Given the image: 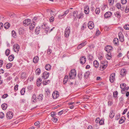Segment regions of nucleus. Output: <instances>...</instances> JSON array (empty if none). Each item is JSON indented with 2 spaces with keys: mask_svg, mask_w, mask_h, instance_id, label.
I'll use <instances>...</instances> for the list:
<instances>
[{
  "mask_svg": "<svg viewBox=\"0 0 129 129\" xmlns=\"http://www.w3.org/2000/svg\"><path fill=\"white\" fill-rule=\"evenodd\" d=\"M39 123H40L39 121H37L34 124L36 126H38V127L39 128L40 127V126L38 125Z\"/></svg>",
  "mask_w": 129,
  "mask_h": 129,
  "instance_id": "obj_60",
  "label": "nucleus"
},
{
  "mask_svg": "<svg viewBox=\"0 0 129 129\" xmlns=\"http://www.w3.org/2000/svg\"><path fill=\"white\" fill-rule=\"evenodd\" d=\"M112 13L110 11H108L106 12L104 14L105 18H107L110 17L112 15Z\"/></svg>",
  "mask_w": 129,
  "mask_h": 129,
  "instance_id": "obj_10",
  "label": "nucleus"
},
{
  "mask_svg": "<svg viewBox=\"0 0 129 129\" xmlns=\"http://www.w3.org/2000/svg\"><path fill=\"white\" fill-rule=\"evenodd\" d=\"M120 41L121 42H123L124 41V38L123 36L119 37Z\"/></svg>",
  "mask_w": 129,
  "mask_h": 129,
  "instance_id": "obj_52",
  "label": "nucleus"
},
{
  "mask_svg": "<svg viewBox=\"0 0 129 129\" xmlns=\"http://www.w3.org/2000/svg\"><path fill=\"white\" fill-rule=\"evenodd\" d=\"M49 20L50 22H53V21L54 20V17L53 16H52V17H50V18Z\"/></svg>",
  "mask_w": 129,
  "mask_h": 129,
  "instance_id": "obj_59",
  "label": "nucleus"
},
{
  "mask_svg": "<svg viewBox=\"0 0 129 129\" xmlns=\"http://www.w3.org/2000/svg\"><path fill=\"white\" fill-rule=\"evenodd\" d=\"M88 56L89 60H92L93 58V56L91 54H89Z\"/></svg>",
  "mask_w": 129,
  "mask_h": 129,
  "instance_id": "obj_55",
  "label": "nucleus"
},
{
  "mask_svg": "<svg viewBox=\"0 0 129 129\" xmlns=\"http://www.w3.org/2000/svg\"><path fill=\"white\" fill-rule=\"evenodd\" d=\"M43 99V95L42 94H40L37 96V99L39 101H42Z\"/></svg>",
  "mask_w": 129,
  "mask_h": 129,
  "instance_id": "obj_25",
  "label": "nucleus"
},
{
  "mask_svg": "<svg viewBox=\"0 0 129 129\" xmlns=\"http://www.w3.org/2000/svg\"><path fill=\"white\" fill-rule=\"evenodd\" d=\"M93 66L96 68L98 67L99 66V63L96 60H94L93 62Z\"/></svg>",
  "mask_w": 129,
  "mask_h": 129,
  "instance_id": "obj_27",
  "label": "nucleus"
},
{
  "mask_svg": "<svg viewBox=\"0 0 129 129\" xmlns=\"http://www.w3.org/2000/svg\"><path fill=\"white\" fill-rule=\"evenodd\" d=\"M77 17L79 19L82 18L83 17V14H82V13H80L79 15H78V16Z\"/></svg>",
  "mask_w": 129,
  "mask_h": 129,
  "instance_id": "obj_51",
  "label": "nucleus"
},
{
  "mask_svg": "<svg viewBox=\"0 0 129 129\" xmlns=\"http://www.w3.org/2000/svg\"><path fill=\"white\" fill-rule=\"evenodd\" d=\"M41 72V70L39 68H37L36 71V75H39Z\"/></svg>",
  "mask_w": 129,
  "mask_h": 129,
  "instance_id": "obj_41",
  "label": "nucleus"
},
{
  "mask_svg": "<svg viewBox=\"0 0 129 129\" xmlns=\"http://www.w3.org/2000/svg\"><path fill=\"white\" fill-rule=\"evenodd\" d=\"M26 77V74L22 72L21 74V78L22 79H23L24 78H25Z\"/></svg>",
  "mask_w": 129,
  "mask_h": 129,
  "instance_id": "obj_39",
  "label": "nucleus"
},
{
  "mask_svg": "<svg viewBox=\"0 0 129 129\" xmlns=\"http://www.w3.org/2000/svg\"><path fill=\"white\" fill-rule=\"evenodd\" d=\"M49 75V74L48 72H45L43 73V75L42 76V78L44 79H47L48 78Z\"/></svg>",
  "mask_w": 129,
  "mask_h": 129,
  "instance_id": "obj_5",
  "label": "nucleus"
},
{
  "mask_svg": "<svg viewBox=\"0 0 129 129\" xmlns=\"http://www.w3.org/2000/svg\"><path fill=\"white\" fill-rule=\"evenodd\" d=\"M58 120V118H53L52 120L54 122H56Z\"/></svg>",
  "mask_w": 129,
  "mask_h": 129,
  "instance_id": "obj_63",
  "label": "nucleus"
},
{
  "mask_svg": "<svg viewBox=\"0 0 129 129\" xmlns=\"http://www.w3.org/2000/svg\"><path fill=\"white\" fill-rule=\"evenodd\" d=\"M14 56L13 54L10 55L8 59L9 61H12L14 59Z\"/></svg>",
  "mask_w": 129,
  "mask_h": 129,
  "instance_id": "obj_35",
  "label": "nucleus"
},
{
  "mask_svg": "<svg viewBox=\"0 0 129 129\" xmlns=\"http://www.w3.org/2000/svg\"><path fill=\"white\" fill-rule=\"evenodd\" d=\"M4 116V113L1 112H0V118H3Z\"/></svg>",
  "mask_w": 129,
  "mask_h": 129,
  "instance_id": "obj_56",
  "label": "nucleus"
},
{
  "mask_svg": "<svg viewBox=\"0 0 129 129\" xmlns=\"http://www.w3.org/2000/svg\"><path fill=\"white\" fill-rule=\"evenodd\" d=\"M45 69L47 70H50L51 68V66L49 64H46L45 67Z\"/></svg>",
  "mask_w": 129,
  "mask_h": 129,
  "instance_id": "obj_30",
  "label": "nucleus"
},
{
  "mask_svg": "<svg viewBox=\"0 0 129 129\" xmlns=\"http://www.w3.org/2000/svg\"><path fill=\"white\" fill-rule=\"evenodd\" d=\"M112 47L110 45H108L106 46L105 48V50L108 53H109V52H111L110 51L112 50Z\"/></svg>",
  "mask_w": 129,
  "mask_h": 129,
  "instance_id": "obj_14",
  "label": "nucleus"
},
{
  "mask_svg": "<svg viewBox=\"0 0 129 129\" xmlns=\"http://www.w3.org/2000/svg\"><path fill=\"white\" fill-rule=\"evenodd\" d=\"M51 52L52 50L50 49L49 48L48 49L47 51V54L49 55L51 53Z\"/></svg>",
  "mask_w": 129,
  "mask_h": 129,
  "instance_id": "obj_58",
  "label": "nucleus"
},
{
  "mask_svg": "<svg viewBox=\"0 0 129 129\" xmlns=\"http://www.w3.org/2000/svg\"><path fill=\"white\" fill-rule=\"evenodd\" d=\"M86 61V58L85 56H82L80 57V62L81 64H84L85 63Z\"/></svg>",
  "mask_w": 129,
  "mask_h": 129,
  "instance_id": "obj_4",
  "label": "nucleus"
},
{
  "mask_svg": "<svg viewBox=\"0 0 129 129\" xmlns=\"http://www.w3.org/2000/svg\"><path fill=\"white\" fill-rule=\"evenodd\" d=\"M47 26V24H46L45 23H44L41 26V28L43 29H45L46 27Z\"/></svg>",
  "mask_w": 129,
  "mask_h": 129,
  "instance_id": "obj_46",
  "label": "nucleus"
},
{
  "mask_svg": "<svg viewBox=\"0 0 129 129\" xmlns=\"http://www.w3.org/2000/svg\"><path fill=\"white\" fill-rule=\"evenodd\" d=\"M73 14L74 21L76 20L77 19V18H78L77 16H78V14L77 12H74Z\"/></svg>",
  "mask_w": 129,
  "mask_h": 129,
  "instance_id": "obj_16",
  "label": "nucleus"
},
{
  "mask_svg": "<svg viewBox=\"0 0 129 129\" xmlns=\"http://www.w3.org/2000/svg\"><path fill=\"white\" fill-rule=\"evenodd\" d=\"M35 26V25L34 23H31L29 26V29L30 30H32Z\"/></svg>",
  "mask_w": 129,
  "mask_h": 129,
  "instance_id": "obj_37",
  "label": "nucleus"
},
{
  "mask_svg": "<svg viewBox=\"0 0 129 129\" xmlns=\"http://www.w3.org/2000/svg\"><path fill=\"white\" fill-rule=\"evenodd\" d=\"M120 88L122 89L121 90V92L122 94H124L125 93V88H122V87L121 86V85H120Z\"/></svg>",
  "mask_w": 129,
  "mask_h": 129,
  "instance_id": "obj_45",
  "label": "nucleus"
},
{
  "mask_svg": "<svg viewBox=\"0 0 129 129\" xmlns=\"http://www.w3.org/2000/svg\"><path fill=\"white\" fill-rule=\"evenodd\" d=\"M19 46L17 44H15L13 46V49L14 50L15 52H18L19 51Z\"/></svg>",
  "mask_w": 129,
  "mask_h": 129,
  "instance_id": "obj_9",
  "label": "nucleus"
},
{
  "mask_svg": "<svg viewBox=\"0 0 129 129\" xmlns=\"http://www.w3.org/2000/svg\"><path fill=\"white\" fill-rule=\"evenodd\" d=\"M50 82V80H44L43 81V85H46L49 83Z\"/></svg>",
  "mask_w": 129,
  "mask_h": 129,
  "instance_id": "obj_34",
  "label": "nucleus"
},
{
  "mask_svg": "<svg viewBox=\"0 0 129 129\" xmlns=\"http://www.w3.org/2000/svg\"><path fill=\"white\" fill-rule=\"evenodd\" d=\"M114 14L115 16L116 17L118 18H120L121 17V14H120V13L118 11L115 13Z\"/></svg>",
  "mask_w": 129,
  "mask_h": 129,
  "instance_id": "obj_29",
  "label": "nucleus"
},
{
  "mask_svg": "<svg viewBox=\"0 0 129 129\" xmlns=\"http://www.w3.org/2000/svg\"><path fill=\"white\" fill-rule=\"evenodd\" d=\"M115 75V74L114 73H113L110 75L109 80L111 83H113L114 81Z\"/></svg>",
  "mask_w": 129,
  "mask_h": 129,
  "instance_id": "obj_11",
  "label": "nucleus"
},
{
  "mask_svg": "<svg viewBox=\"0 0 129 129\" xmlns=\"http://www.w3.org/2000/svg\"><path fill=\"white\" fill-rule=\"evenodd\" d=\"M45 95L46 97L49 96L50 95V90L48 89H45Z\"/></svg>",
  "mask_w": 129,
  "mask_h": 129,
  "instance_id": "obj_23",
  "label": "nucleus"
},
{
  "mask_svg": "<svg viewBox=\"0 0 129 129\" xmlns=\"http://www.w3.org/2000/svg\"><path fill=\"white\" fill-rule=\"evenodd\" d=\"M118 92L117 91H115L113 92V96L114 98H116L117 97L118 95Z\"/></svg>",
  "mask_w": 129,
  "mask_h": 129,
  "instance_id": "obj_44",
  "label": "nucleus"
},
{
  "mask_svg": "<svg viewBox=\"0 0 129 129\" xmlns=\"http://www.w3.org/2000/svg\"><path fill=\"white\" fill-rule=\"evenodd\" d=\"M13 116V114L12 112L9 111L7 113V117L8 119H12Z\"/></svg>",
  "mask_w": 129,
  "mask_h": 129,
  "instance_id": "obj_6",
  "label": "nucleus"
},
{
  "mask_svg": "<svg viewBox=\"0 0 129 129\" xmlns=\"http://www.w3.org/2000/svg\"><path fill=\"white\" fill-rule=\"evenodd\" d=\"M76 75V71L74 69H72L69 74V77L70 79H73Z\"/></svg>",
  "mask_w": 129,
  "mask_h": 129,
  "instance_id": "obj_1",
  "label": "nucleus"
},
{
  "mask_svg": "<svg viewBox=\"0 0 129 129\" xmlns=\"http://www.w3.org/2000/svg\"><path fill=\"white\" fill-rule=\"evenodd\" d=\"M111 52H109V53L106 55V57L107 59L110 60L111 59L112 57V55H111Z\"/></svg>",
  "mask_w": 129,
  "mask_h": 129,
  "instance_id": "obj_24",
  "label": "nucleus"
},
{
  "mask_svg": "<svg viewBox=\"0 0 129 129\" xmlns=\"http://www.w3.org/2000/svg\"><path fill=\"white\" fill-rule=\"evenodd\" d=\"M114 0H108L110 4L112 5L113 4Z\"/></svg>",
  "mask_w": 129,
  "mask_h": 129,
  "instance_id": "obj_64",
  "label": "nucleus"
},
{
  "mask_svg": "<svg viewBox=\"0 0 129 129\" xmlns=\"http://www.w3.org/2000/svg\"><path fill=\"white\" fill-rule=\"evenodd\" d=\"M104 120L101 119L99 121V123L100 125H102L104 124Z\"/></svg>",
  "mask_w": 129,
  "mask_h": 129,
  "instance_id": "obj_53",
  "label": "nucleus"
},
{
  "mask_svg": "<svg viewBox=\"0 0 129 129\" xmlns=\"http://www.w3.org/2000/svg\"><path fill=\"white\" fill-rule=\"evenodd\" d=\"M23 23L25 24V26H26L30 24V20L29 19H26L23 21Z\"/></svg>",
  "mask_w": 129,
  "mask_h": 129,
  "instance_id": "obj_15",
  "label": "nucleus"
},
{
  "mask_svg": "<svg viewBox=\"0 0 129 129\" xmlns=\"http://www.w3.org/2000/svg\"><path fill=\"white\" fill-rule=\"evenodd\" d=\"M49 30V27L48 26L46 27L45 29H44L45 32L47 34L48 32V31Z\"/></svg>",
  "mask_w": 129,
  "mask_h": 129,
  "instance_id": "obj_50",
  "label": "nucleus"
},
{
  "mask_svg": "<svg viewBox=\"0 0 129 129\" xmlns=\"http://www.w3.org/2000/svg\"><path fill=\"white\" fill-rule=\"evenodd\" d=\"M10 51L9 49H7L5 52V53L6 55L7 56H8L10 53Z\"/></svg>",
  "mask_w": 129,
  "mask_h": 129,
  "instance_id": "obj_43",
  "label": "nucleus"
},
{
  "mask_svg": "<svg viewBox=\"0 0 129 129\" xmlns=\"http://www.w3.org/2000/svg\"><path fill=\"white\" fill-rule=\"evenodd\" d=\"M25 92V88H23L20 91V93L22 95L24 94Z\"/></svg>",
  "mask_w": 129,
  "mask_h": 129,
  "instance_id": "obj_47",
  "label": "nucleus"
},
{
  "mask_svg": "<svg viewBox=\"0 0 129 129\" xmlns=\"http://www.w3.org/2000/svg\"><path fill=\"white\" fill-rule=\"evenodd\" d=\"M42 81L40 78H38L37 81V85L38 86H39L41 84V82Z\"/></svg>",
  "mask_w": 129,
  "mask_h": 129,
  "instance_id": "obj_21",
  "label": "nucleus"
},
{
  "mask_svg": "<svg viewBox=\"0 0 129 129\" xmlns=\"http://www.w3.org/2000/svg\"><path fill=\"white\" fill-rule=\"evenodd\" d=\"M125 118L124 117H121L119 121V123L120 124L122 123L125 121Z\"/></svg>",
  "mask_w": 129,
  "mask_h": 129,
  "instance_id": "obj_20",
  "label": "nucleus"
},
{
  "mask_svg": "<svg viewBox=\"0 0 129 129\" xmlns=\"http://www.w3.org/2000/svg\"><path fill=\"white\" fill-rule=\"evenodd\" d=\"M113 43L115 45L118 46L119 45V41L118 38H115L113 39Z\"/></svg>",
  "mask_w": 129,
  "mask_h": 129,
  "instance_id": "obj_19",
  "label": "nucleus"
},
{
  "mask_svg": "<svg viewBox=\"0 0 129 129\" xmlns=\"http://www.w3.org/2000/svg\"><path fill=\"white\" fill-rule=\"evenodd\" d=\"M89 7L88 6L85 7L84 9V13L87 14H89Z\"/></svg>",
  "mask_w": 129,
  "mask_h": 129,
  "instance_id": "obj_18",
  "label": "nucleus"
},
{
  "mask_svg": "<svg viewBox=\"0 0 129 129\" xmlns=\"http://www.w3.org/2000/svg\"><path fill=\"white\" fill-rule=\"evenodd\" d=\"M108 63V62L107 61L105 60L103 61L102 62V65L100 66V70L101 71L104 70V69L106 68L107 66Z\"/></svg>",
  "mask_w": 129,
  "mask_h": 129,
  "instance_id": "obj_2",
  "label": "nucleus"
},
{
  "mask_svg": "<svg viewBox=\"0 0 129 129\" xmlns=\"http://www.w3.org/2000/svg\"><path fill=\"white\" fill-rule=\"evenodd\" d=\"M12 35L14 38H15V36H16V34L15 31L14 30H12Z\"/></svg>",
  "mask_w": 129,
  "mask_h": 129,
  "instance_id": "obj_49",
  "label": "nucleus"
},
{
  "mask_svg": "<svg viewBox=\"0 0 129 129\" xmlns=\"http://www.w3.org/2000/svg\"><path fill=\"white\" fill-rule=\"evenodd\" d=\"M68 75L65 76L63 81V83L64 84H65L67 83L68 80Z\"/></svg>",
  "mask_w": 129,
  "mask_h": 129,
  "instance_id": "obj_32",
  "label": "nucleus"
},
{
  "mask_svg": "<svg viewBox=\"0 0 129 129\" xmlns=\"http://www.w3.org/2000/svg\"><path fill=\"white\" fill-rule=\"evenodd\" d=\"M58 93V92L57 91H54L53 92L52 94V96L53 99H56L59 96Z\"/></svg>",
  "mask_w": 129,
  "mask_h": 129,
  "instance_id": "obj_13",
  "label": "nucleus"
},
{
  "mask_svg": "<svg viewBox=\"0 0 129 129\" xmlns=\"http://www.w3.org/2000/svg\"><path fill=\"white\" fill-rule=\"evenodd\" d=\"M121 3L122 4H124L127 2L126 0H121Z\"/></svg>",
  "mask_w": 129,
  "mask_h": 129,
  "instance_id": "obj_62",
  "label": "nucleus"
},
{
  "mask_svg": "<svg viewBox=\"0 0 129 129\" xmlns=\"http://www.w3.org/2000/svg\"><path fill=\"white\" fill-rule=\"evenodd\" d=\"M115 115V114L113 112V111H111L110 113V114L109 115L110 117L112 118H113Z\"/></svg>",
  "mask_w": 129,
  "mask_h": 129,
  "instance_id": "obj_36",
  "label": "nucleus"
},
{
  "mask_svg": "<svg viewBox=\"0 0 129 129\" xmlns=\"http://www.w3.org/2000/svg\"><path fill=\"white\" fill-rule=\"evenodd\" d=\"M100 9L99 8H96V9H95V13L97 14L98 15L100 13Z\"/></svg>",
  "mask_w": 129,
  "mask_h": 129,
  "instance_id": "obj_40",
  "label": "nucleus"
},
{
  "mask_svg": "<svg viewBox=\"0 0 129 129\" xmlns=\"http://www.w3.org/2000/svg\"><path fill=\"white\" fill-rule=\"evenodd\" d=\"M124 28L125 29H129V24H127L125 25L124 26Z\"/></svg>",
  "mask_w": 129,
  "mask_h": 129,
  "instance_id": "obj_54",
  "label": "nucleus"
},
{
  "mask_svg": "<svg viewBox=\"0 0 129 129\" xmlns=\"http://www.w3.org/2000/svg\"><path fill=\"white\" fill-rule=\"evenodd\" d=\"M87 43V42L86 41H85V42L81 43L80 44L83 47L85 46L86 44Z\"/></svg>",
  "mask_w": 129,
  "mask_h": 129,
  "instance_id": "obj_57",
  "label": "nucleus"
},
{
  "mask_svg": "<svg viewBox=\"0 0 129 129\" xmlns=\"http://www.w3.org/2000/svg\"><path fill=\"white\" fill-rule=\"evenodd\" d=\"M129 11V6H126L125 10V12L126 13H128Z\"/></svg>",
  "mask_w": 129,
  "mask_h": 129,
  "instance_id": "obj_48",
  "label": "nucleus"
},
{
  "mask_svg": "<svg viewBox=\"0 0 129 129\" xmlns=\"http://www.w3.org/2000/svg\"><path fill=\"white\" fill-rule=\"evenodd\" d=\"M69 11V10H68L65 11H64V14H63V15H64L65 17L67 14H68Z\"/></svg>",
  "mask_w": 129,
  "mask_h": 129,
  "instance_id": "obj_61",
  "label": "nucleus"
},
{
  "mask_svg": "<svg viewBox=\"0 0 129 129\" xmlns=\"http://www.w3.org/2000/svg\"><path fill=\"white\" fill-rule=\"evenodd\" d=\"M18 32L20 35H22L24 33L25 30L22 28H19V29Z\"/></svg>",
  "mask_w": 129,
  "mask_h": 129,
  "instance_id": "obj_28",
  "label": "nucleus"
},
{
  "mask_svg": "<svg viewBox=\"0 0 129 129\" xmlns=\"http://www.w3.org/2000/svg\"><path fill=\"white\" fill-rule=\"evenodd\" d=\"M12 64L11 63H8L6 66V67L7 69H8L12 67Z\"/></svg>",
  "mask_w": 129,
  "mask_h": 129,
  "instance_id": "obj_42",
  "label": "nucleus"
},
{
  "mask_svg": "<svg viewBox=\"0 0 129 129\" xmlns=\"http://www.w3.org/2000/svg\"><path fill=\"white\" fill-rule=\"evenodd\" d=\"M10 24L8 22H6L4 24V27L5 28L7 29H8L10 27Z\"/></svg>",
  "mask_w": 129,
  "mask_h": 129,
  "instance_id": "obj_26",
  "label": "nucleus"
},
{
  "mask_svg": "<svg viewBox=\"0 0 129 129\" xmlns=\"http://www.w3.org/2000/svg\"><path fill=\"white\" fill-rule=\"evenodd\" d=\"M31 101L33 104H34V103L37 102V96L35 94L33 95L31 97Z\"/></svg>",
  "mask_w": 129,
  "mask_h": 129,
  "instance_id": "obj_8",
  "label": "nucleus"
},
{
  "mask_svg": "<svg viewBox=\"0 0 129 129\" xmlns=\"http://www.w3.org/2000/svg\"><path fill=\"white\" fill-rule=\"evenodd\" d=\"M90 74V73L89 72V71H87L85 74L84 77L85 78H87L88 77Z\"/></svg>",
  "mask_w": 129,
  "mask_h": 129,
  "instance_id": "obj_38",
  "label": "nucleus"
},
{
  "mask_svg": "<svg viewBox=\"0 0 129 129\" xmlns=\"http://www.w3.org/2000/svg\"><path fill=\"white\" fill-rule=\"evenodd\" d=\"M115 6L118 9H120L122 11H123L124 10V7H121V4L120 3H117L115 5Z\"/></svg>",
  "mask_w": 129,
  "mask_h": 129,
  "instance_id": "obj_12",
  "label": "nucleus"
},
{
  "mask_svg": "<svg viewBox=\"0 0 129 129\" xmlns=\"http://www.w3.org/2000/svg\"><path fill=\"white\" fill-rule=\"evenodd\" d=\"M88 26L89 29H93L94 27L93 22L91 21H89L88 23Z\"/></svg>",
  "mask_w": 129,
  "mask_h": 129,
  "instance_id": "obj_7",
  "label": "nucleus"
},
{
  "mask_svg": "<svg viewBox=\"0 0 129 129\" xmlns=\"http://www.w3.org/2000/svg\"><path fill=\"white\" fill-rule=\"evenodd\" d=\"M41 29V27L40 26H38L37 27L35 30V33L37 35H38L39 34L40 31Z\"/></svg>",
  "mask_w": 129,
  "mask_h": 129,
  "instance_id": "obj_17",
  "label": "nucleus"
},
{
  "mask_svg": "<svg viewBox=\"0 0 129 129\" xmlns=\"http://www.w3.org/2000/svg\"><path fill=\"white\" fill-rule=\"evenodd\" d=\"M39 57L36 56L35 57L33 60V62L35 63H37L39 60Z\"/></svg>",
  "mask_w": 129,
  "mask_h": 129,
  "instance_id": "obj_22",
  "label": "nucleus"
},
{
  "mask_svg": "<svg viewBox=\"0 0 129 129\" xmlns=\"http://www.w3.org/2000/svg\"><path fill=\"white\" fill-rule=\"evenodd\" d=\"M70 32V27H67L66 29L64 32V36L66 38L69 37Z\"/></svg>",
  "mask_w": 129,
  "mask_h": 129,
  "instance_id": "obj_3",
  "label": "nucleus"
},
{
  "mask_svg": "<svg viewBox=\"0 0 129 129\" xmlns=\"http://www.w3.org/2000/svg\"><path fill=\"white\" fill-rule=\"evenodd\" d=\"M126 70L125 69H122L121 70V73H120V74L122 75L123 76L125 75L126 74Z\"/></svg>",
  "mask_w": 129,
  "mask_h": 129,
  "instance_id": "obj_31",
  "label": "nucleus"
},
{
  "mask_svg": "<svg viewBox=\"0 0 129 129\" xmlns=\"http://www.w3.org/2000/svg\"><path fill=\"white\" fill-rule=\"evenodd\" d=\"M3 110H5L6 109L7 107V105L6 104H4L1 106Z\"/></svg>",
  "mask_w": 129,
  "mask_h": 129,
  "instance_id": "obj_33",
  "label": "nucleus"
}]
</instances>
